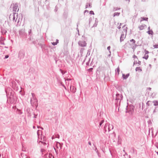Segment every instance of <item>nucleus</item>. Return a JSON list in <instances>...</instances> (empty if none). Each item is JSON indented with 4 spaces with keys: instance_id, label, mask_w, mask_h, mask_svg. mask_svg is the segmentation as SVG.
<instances>
[{
    "instance_id": "1",
    "label": "nucleus",
    "mask_w": 158,
    "mask_h": 158,
    "mask_svg": "<svg viewBox=\"0 0 158 158\" xmlns=\"http://www.w3.org/2000/svg\"><path fill=\"white\" fill-rule=\"evenodd\" d=\"M122 29H123V33H124L125 34V35L124 34H122L120 38V41L121 42L123 41L124 39H125L126 35V34L127 32V27H125V26L122 27Z\"/></svg>"
},
{
    "instance_id": "2",
    "label": "nucleus",
    "mask_w": 158,
    "mask_h": 158,
    "mask_svg": "<svg viewBox=\"0 0 158 158\" xmlns=\"http://www.w3.org/2000/svg\"><path fill=\"white\" fill-rule=\"evenodd\" d=\"M90 25L92 26V27H96L98 24V21L96 19L91 20L89 23Z\"/></svg>"
},
{
    "instance_id": "3",
    "label": "nucleus",
    "mask_w": 158,
    "mask_h": 158,
    "mask_svg": "<svg viewBox=\"0 0 158 158\" xmlns=\"http://www.w3.org/2000/svg\"><path fill=\"white\" fill-rule=\"evenodd\" d=\"M144 52L145 55L143 57V58L144 59H145L146 60H147L149 57L148 55V54L149 53V52L145 49L144 50Z\"/></svg>"
},
{
    "instance_id": "4",
    "label": "nucleus",
    "mask_w": 158,
    "mask_h": 158,
    "mask_svg": "<svg viewBox=\"0 0 158 158\" xmlns=\"http://www.w3.org/2000/svg\"><path fill=\"white\" fill-rule=\"evenodd\" d=\"M79 44L81 46L84 47L86 45V44L84 41H80L79 42Z\"/></svg>"
},
{
    "instance_id": "5",
    "label": "nucleus",
    "mask_w": 158,
    "mask_h": 158,
    "mask_svg": "<svg viewBox=\"0 0 158 158\" xmlns=\"http://www.w3.org/2000/svg\"><path fill=\"white\" fill-rule=\"evenodd\" d=\"M135 71L138 73H141L142 72V68H141L140 67H137L136 68Z\"/></svg>"
},
{
    "instance_id": "6",
    "label": "nucleus",
    "mask_w": 158,
    "mask_h": 158,
    "mask_svg": "<svg viewBox=\"0 0 158 158\" xmlns=\"http://www.w3.org/2000/svg\"><path fill=\"white\" fill-rule=\"evenodd\" d=\"M129 76V74H127L126 75H125V74H123V77L124 79H127L128 77V76Z\"/></svg>"
},
{
    "instance_id": "7",
    "label": "nucleus",
    "mask_w": 158,
    "mask_h": 158,
    "mask_svg": "<svg viewBox=\"0 0 158 158\" xmlns=\"http://www.w3.org/2000/svg\"><path fill=\"white\" fill-rule=\"evenodd\" d=\"M148 29L149 30L147 31V33L149 34H150V35H152L153 33V32L152 31V30H150V27H148Z\"/></svg>"
},
{
    "instance_id": "8",
    "label": "nucleus",
    "mask_w": 158,
    "mask_h": 158,
    "mask_svg": "<svg viewBox=\"0 0 158 158\" xmlns=\"http://www.w3.org/2000/svg\"><path fill=\"white\" fill-rule=\"evenodd\" d=\"M130 42L131 43V45H134L135 44V40L133 39H132L130 40Z\"/></svg>"
},
{
    "instance_id": "9",
    "label": "nucleus",
    "mask_w": 158,
    "mask_h": 158,
    "mask_svg": "<svg viewBox=\"0 0 158 158\" xmlns=\"http://www.w3.org/2000/svg\"><path fill=\"white\" fill-rule=\"evenodd\" d=\"M152 102L155 106H158V102L157 101L155 100L153 101Z\"/></svg>"
},
{
    "instance_id": "10",
    "label": "nucleus",
    "mask_w": 158,
    "mask_h": 158,
    "mask_svg": "<svg viewBox=\"0 0 158 158\" xmlns=\"http://www.w3.org/2000/svg\"><path fill=\"white\" fill-rule=\"evenodd\" d=\"M148 18H141V19L140 20V22L142 21L143 20L148 21Z\"/></svg>"
},
{
    "instance_id": "11",
    "label": "nucleus",
    "mask_w": 158,
    "mask_h": 158,
    "mask_svg": "<svg viewBox=\"0 0 158 158\" xmlns=\"http://www.w3.org/2000/svg\"><path fill=\"white\" fill-rule=\"evenodd\" d=\"M145 25H141L139 27V29L140 30H142L144 29V27L145 26Z\"/></svg>"
},
{
    "instance_id": "12",
    "label": "nucleus",
    "mask_w": 158,
    "mask_h": 158,
    "mask_svg": "<svg viewBox=\"0 0 158 158\" xmlns=\"http://www.w3.org/2000/svg\"><path fill=\"white\" fill-rule=\"evenodd\" d=\"M151 104V102L150 101H148L146 103L147 105L149 106Z\"/></svg>"
},
{
    "instance_id": "13",
    "label": "nucleus",
    "mask_w": 158,
    "mask_h": 158,
    "mask_svg": "<svg viewBox=\"0 0 158 158\" xmlns=\"http://www.w3.org/2000/svg\"><path fill=\"white\" fill-rule=\"evenodd\" d=\"M158 48V44H155L153 45V48Z\"/></svg>"
},
{
    "instance_id": "14",
    "label": "nucleus",
    "mask_w": 158,
    "mask_h": 158,
    "mask_svg": "<svg viewBox=\"0 0 158 158\" xmlns=\"http://www.w3.org/2000/svg\"><path fill=\"white\" fill-rule=\"evenodd\" d=\"M133 58H134V59H138L137 56L135 55L133 56Z\"/></svg>"
},
{
    "instance_id": "15",
    "label": "nucleus",
    "mask_w": 158,
    "mask_h": 158,
    "mask_svg": "<svg viewBox=\"0 0 158 158\" xmlns=\"http://www.w3.org/2000/svg\"><path fill=\"white\" fill-rule=\"evenodd\" d=\"M116 70H117V72L118 73V75L119 74V71H120L119 68H118Z\"/></svg>"
},
{
    "instance_id": "16",
    "label": "nucleus",
    "mask_w": 158,
    "mask_h": 158,
    "mask_svg": "<svg viewBox=\"0 0 158 158\" xmlns=\"http://www.w3.org/2000/svg\"><path fill=\"white\" fill-rule=\"evenodd\" d=\"M121 24H120V26H119L118 27V28L119 29H120L121 28Z\"/></svg>"
},
{
    "instance_id": "17",
    "label": "nucleus",
    "mask_w": 158,
    "mask_h": 158,
    "mask_svg": "<svg viewBox=\"0 0 158 158\" xmlns=\"http://www.w3.org/2000/svg\"><path fill=\"white\" fill-rule=\"evenodd\" d=\"M52 44L53 45H55L57 44V43L53 42V43H52Z\"/></svg>"
},
{
    "instance_id": "18",
    "label": "nucleus",
    "mask_w": 158,
    "mask_h": 158,
    "mask_svg": "<svg viewBox=\"0 0 158 158\" xmlns=\"http://www.w3.org/2000/svg\"><path fill=\"white\" fill-rule=\"evenodd\" d=\"M103 121H102L100 123V125L101 126L102 125V124L103 123Z\"/></svg>"
},
{
    "instance_id": "19",
    "label": "nucleus",
    "mask_w": 158,
    "mask_h": 158,
    "mask_svg": "<svg viewBox=\"0 0 158 158\" xmlns=\"http://www.w3.org/2000/svg\"><path fill=\"white\" fill-rule=\"evenodd\" d=\"M16 13H13V15H14ZM13 19L14 20H15V16H14V17H13Z\"/></svg>"
},
{
    "instance_id": "20",
    "label": "nucleus",
    "mask_w": 158,
    "mask_h": 158,
    "mask_svg": "<svg viewBox=\"0 0 158 158\" xmlns=\"http://www.w3.org/2000/svg\"><path fill=\"white\" fill-rule=\"evenodd\" d=\"M8 57H9V56H8V55H6V56H5V58H8Z\"/></svg>"
},
{
    "instance_id": "21",
    "label": "nucleus",
    "mask_w": 158,
    "mask_h": 158,
    "mask_svg": "<svg viewBox=\"0 0 158 158\" xmlns=\"http://www.w3.org/2000/svg\"><path fill=\"white\" fill-rule=\"evenodd\" d=\"M110 47H107V49L108 50H110Z\"/></svg>"
},
{
    "instance_id": "22",
    "label": "nucleus",
    "mask_w": 158,
    "mask_h": 158,
    "mask_svg": "<svg viewBox=\"0 0 158 158\" xmlns=\"http://www.w3.org/2000/svg\"><path fill=\"white\" fill-rule=\"evenodd\" d=\"M89 144V145H91V143L90 142H89L88 143Z\"/></svg>"
},
{
    "instance_id": "23",
    "label": "nucleus",
    "mask_w": 158,
    "mask_h": 158,
    "mask_svg": "<svg viewBox=\"0 0 158 158\" xmlns=\"http://www.w3.org/2000/svg\"><path fill=\"white\" fill-rule=\"evenodd\" d=\"M149 89L150 90L151 89V88H149Z\"/></svg>"
},
{
    "instance_id": "24",
    "label": "nucleus",
    "mask_w": 158,
    "mask_h": 158,
    "mask_svg": "<svg viewBox=\"0 0 158 158\" xmlns=\"http://www.w3.org/2000/svg\"><path fill=\"white\" fill-rule=\"evenodd\" d=\"M157 154H158V152H157Z\"/></svg>"
}]
</instances>
